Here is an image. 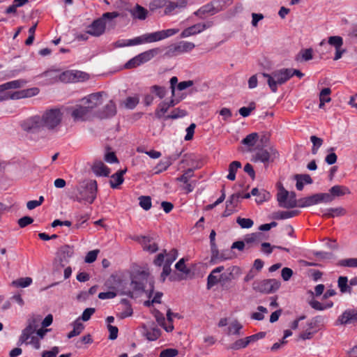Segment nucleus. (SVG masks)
<instances>
[{
    "label": "nucleus",
    "instance_id": "1",
    "mask_svg": "<svg viewBox=\"0 0 357 357\" xmlns=\"http://www.w3.org/2000/svg\"><path fill=\"white\" fill-rule=\"evenodd\" d=\"M63 118L61 109L52 107L26 119L21 123V127L24 131L32 134L43 132L54 133L60 130Z\"/></svg>",
    "mask_w": 357,
    "mask_h": 357
},
{
    "label": "nucleus",
    "instance_id": "2",
    "mask_svg": "<svg viewBox=\"0 0 357 357\" xmlns=\"http://www.w3.org/2000/svg\"><path fill=\"white\" fill-rule=\"evenodd\" d=\"M98 185L96 180L86 179L79 183L76 187V192L73 198L78 202L92 204L96 198Z\"/></svg>",
    "mask_w": 357,
    "mask_h": 357
},
{
    "label": "nucleus",
    "instance_id": "3",
    "mask_svg": "<svg viewBox=\"0 0 357 357\" xmlns=\"http://www.w3.org/2000/svg\"><path fill=\"white\" fill-rule=\"evenodd\" d=\"M261 75L267 80V84L273 93L278 91V86L285 84L289 79L287 68L277 69L271 73H262Z\"/></svg>",
    "mask_w": 357,
    "mask_h": 357
},
{
    "label": "nucleus",
    "instance_id": "4",
    "mask_svg": "<svg viewBox=\"0 0 357 357\" xmlns=\"http://www.w3.org/2000/svg\"><path fill=\"white\" fill-rule=\"evenodd\" d=\"M277 200L280 207L292 208L298 207V199H296L295 192H289L282 187L277 195Z\"/></svg>",
    "mask_w": 357,
    "mask_h": 357
},
{
    "label": "nucleus",
    "instance_id": "5",
    "mask_svg": "<svg viewBox=\"0 0 357 357\" xmlns=\"http://www.w3.org/2000/svg\"><path fill=\"white\" fill-rule=\"evenodd\" d=\"M332 197L328 193H316L298 199V207L305 208L320 203L331 202Z\"/></svg>",
    "mask_w": 357,
    "mask_h": 357
},
{
    "label": "nucleus",
    "instance_id": "6",
    "mask_svg": "<svg viewBox=\"0 0 357 357\" xmlns=\"http://www.w3.org/2000/svg\"><path fill=\"white\" fill-rule=\"evenodd\" d=\"M280 287V282L275 279H266L255 281L252 288L255 291L263 294H271L276 291Z\"/></svg>",
    "mask_w": 357,
    "mask_h": 357
},
{
    "label": "nucleus",
    "instance_id": "7",
    "mask_svg": "<svg viewBox=\"0 0 357 357\" xmlns=\"http://www.w3.org/2000/svg\"><path fill=\"white\" fill-rule=\"evenodd\" d=\"M22 83L23 81L22 80H13L0 85V102L9 99L15 100L13 97L14 92L8 90L20 88Z\"/></svg>",
    "mask_w": 357,
    "mask_h": 357
},
{
    "label": "nucleus",
    "instance_id": "8",
    "mask_svg": "<svg viewBox=\"0 0 357 357\" xmlns=\"http://www.w3.org/2000/svg\"><path fill=\"white\" fill-rule=\"evenodd\" d=\"M278 152L273 147H269L267 149H259L255 153L253 161H260L264 164L273 162L278 157Z\"/></svg>",
    "mask_w": 357,
    "mask_h": 357
},
{
    "label": "nucleus",
    "instance_id": "9",
    "mask_svg": "<svg viewBox=\"0 0 357 357\" xmlns=\"http://www.w3.org/2000/svg\"><path fill=\"white\" fill-rule=\"evenodd\" d=\"M89 75L79 70H66L61 73L59 79L62 82H76L87 79Z\"/></svg>",
    "mask_w": 357,
    "mask_h": 357
},
{
    "label": "nucleus",
    "instance_id": "10",
    "mask_svg": "<svg viewBox=\"0 0 357 357\" xmlns=\"http://www.w3.org/2000/svg\"><path fill=\"white\" fill-rule=\"evenodd\" d=\"M104 92L91 93L82 99L86 107L93 114L94 109L102 104V96Z\"/></svg>",
    "mask_w": 357,
    "mask_h": 357
},
{
    "label": "nucleus",
    "instance_id": "11",
    "mask_svg": "<svg viewBox=\"0 0 357 357\" xmlns=\"http://www.w3.org/2000/svg\"><path fill=\"white\" fill-rule=\"evenodd\" d=\"M241 274V269L237 266H232L227 268L226 271L220 274V285L225 287L227 284L238 278Z\"/></svg>",
    "mask_w": 357,
    "mask_h": 357
},
{
    "label": "nucleus",
    "instance_id": "12",
    "mask_svg": "<svg viewBox=\"0 0 357 357\" xmlns=\"http://www.w3.org/2000/svg\"><path fill=\"white\" fill-rule=\"evenodd\" d=\"M70 111V115L74 121H85L92 116V114L85 105H76L72 107Z\"/></svg>",
    "mask_w": 357,
    "mask_h": 357
},
{
    "label": "nucleus",
    "instance_id": "13",
    "mask_svg": "<svg viewBox=\"0 0 357 357\" xmlns=\"http://www.w3.org/2000/svg\"><path fill=\"white\" fill-rule=\"evenodd\" d=\"M357 321V310L356 309H347L340 314L336 321L335 325H347L353 324Z\"/></svg>",
    "mask_w": 357,
    "mask_h": 357
},
{
    "label": "nucleus",
    "instance_id": "14",
    "mask_svg": "<svg viewBox=\"0 0 357 357\" xmlns=\"http://www.w3.org/2000/svg\"><path fill=\"white\" fill-rule=\"evenodd\" d=\"M73 254L74 249L73 246L68 245L61 246L57 252V259L60 266L64 267L69 262V259Z\"/></svg>",
    "mask_w": 357,
    "mask_h": 357
},
{
    "label": "nucleus",
    "instance_id": "15",
    "mask_svg": "<svg viewBox=\"0 0 357 357\" xmlns=\"http://www.w3.org/2000/svg\"><path fill=\"white\" fill-rule=\"evenodd\" d=\"M212 26L211 22L198 23L185 29L181 33V38H187L199 33Z\"/></svg>",
    "mask_w": 357,
    "mask_h": 357
},
{
    "label": "nucleus",
    "instance_id": "16",
    "mask_svg": "<svg viewBox=\"0 0 357 357\" xmlns=\"http://www.w3.org/2000/svg\"><path fill=\"white\" fill-rule=\"evenodd\" d=\"M105 28L106 24L103 23L101 20L98 18L86 27V33L98 37L105 33Z\"/></svg>",
    "mask_w": 357,
    "mask_h": 357
},
{
    "label": "nucleus",
    "instance_id": "17",
    "mask_svg": "<svg viewBox=\"0 0 357 357\" xmlns=\"http://www.w3.org/2000/svg\"><path fill=\"white\" fill-rule=\"evenodd\" d=\"M116 114V106L113 100L109 102L102 109L96 112V116L100 119H109Z\"/></svg>",
    "mask_w": 357,
    "mask_h": 357
},
{
    "label": "nucleus",
    "instance_id": "18",
    "mask_svg": "<svg viewBox=\"0 0 357 357\" xmlns=\"http://www.w3.org/2000/svg\"><path fill=\"white\" fill-rule=\"evenodd\" d=\"M38 325L35 321L30 322L29 325L22 331L20 337L17 344L20 345L27 342L29 338H31L33 333L36 331Z\"/></svg>",
    "mask_w": 357,
    "mask_h": 357
},
{
    "label": "nucleus",
    "instance_id": "19",
    "mask_svg": "<svg viewBox=\"0 0 357 357\" xmlns=\"http://www.w3.org/2000/svg\"><path fill=\"white\" fill-rule=\"evenodd\" d=\"M119 280L116 276L112 275L106 282L105 285L107 286L109 289H112V291H106V292H100L98 294V298L102 300L105 299H111L114 298L116 296V293L114 290L116 289V286L112 285L110 286V283L116 282Z\"/></svg>",
    "mask_w": 357,
    "mask_h": 357
},
{
    "label": "nucleus",
    "instance_id": "20",
    "mask_svg": "<svg viewBox=\"0 0 357 357\" xmlns=\"http://www.w3.org/2000/svg\"><path fill=\"white\" fill-rule=\"evenodd\" d=\"M164 49V47L153 48L139 54L138 57L142 64H143L151 61L153 57L156 56L157 55L161 54L163 52Z\"/></svg>",
    "mask_w": 357,
    "mask_h": 357
},
{
    "label": "nucleus",
    "instance_id": "21",
    "mask_svg": "<svg viewBox=\"0 0 357 357\" xmlns=\"http://www.w3.org/2000/svg\"><path fill=\"white\" fill-rule=\"evenodd\" d=\"M155 38L153 32L150 33H145L142 36L135 37L132 39H128V45L133 46V45H138L141 44H145V43H154Z\"/></svg>",
    "mask_w": 357,
    "mask_h": 357
},
{
    "label": "nucleus",
    "instance_id": "22",
    "mask_svg": "<svg viewBox=\"0 0 357 357\" xmlns=\"http://www.w3.org/2000/svg\"><path fill=\"white\" fill-rule=\"evenodd\" d=\"M141 243L143 245L144 250L151 253H154L158 250V246L154 241L153 237L142 236Z\"/></svg>",
    "mask_w": 357,
    "mask_h": 357
},
{
    "label": "nucleus",
    "instance_id": "23",
    "mask_svg": "<svg viewBox=\"0 0 357 357\" xmlns=\"http://www.w3.org/2000/svg\"><path fill=\"white\" fill-rule=\"evenodd\" d=\"M39 93V89L37 87H33L27 89H23L21 91H14V96H13L15 100H18L24 98H29L36 96Z\"/></svg>",
    "mask_w": 357,
    "mask_h": 357
},
{
    "label": "nucleus",
    "instance_id": "24",
    "mask_svg": "<svg viewBox=\"0 0 357 357\" xmlns=\"http://www.w3.org/2000/svg\"><path fill=\"white\" fill-rule=\"evenodd\" d=\"M167 50L164 54V56L172 58L183 54L179 42L173 43L165 48Z\"/></svg>",
    "mask_w": 357,
    "mask_h": 357
},
{
    "label": "nucleus",
    "instance_id": "25",
    "mask_svg": "<svg viewBox=\"0 0 357 357\" xmlns=\"http://www.w3.org/2000/svg\"><path fill=\"white\" fill-rule=\"evenodd\" d=\"M206 14H209L211 15L216 14L212 1H210L209 3L202 6L194 13V15L199 17V18H203V15Z\"/></svg>",
    "mask_w": 357,
    "mask_h": 357
},
{
    "label": "nucleus",
    "instance_id": "26",
    "mask_svg": "<svg viewBox=\"0 0 357 357\" xmlns=\"http://www.w3.org/2000/svg\"><path fill=\"white\" fill-rule=\"evenodd\" d=\"M92 169L93 173L99 176H108L110 173L109 169L101 161L96 162Z\"/></svg>",
    "mask_w": 357,
    "mask_h": 357
},
{
    "label": "nucleus",
    "instance_id": "27",
    "mask_svg": "<svg viewBox=\"0 0 357 357\" xmlns=\"http://www.w3.org/2000/svg\"><path fill=\"white\" fill-rule=\"evenodd\" d=\"M127 169H121L112 175L111 180L109 181L110 186L112 188H117L123 182V174L126 172Z\"/></svg>",
    "mask_w": 357,
    "mask_h": 357
},
{
    "label": "nucleus",
    "instance_id": "28",
    "mask_svg": "<svg viewBox=\"0 0 357 357\" xmlns=\"http://www.w3.org/2000/svg\"><path fill=\"white\" fill-rule=\"evenodd\" d=\"M294 178L296 180V187L298 190H302L304 183L311 184L313 181L309 174H296Z\"/></svg>",
    "mask_w": 357,
    "mask_h": 357
},
{
    "label": "nucleus",
    "instance_id": "29",
    "mask_svg": "<svg viewBox=\"0 0 357 357\" xmlns=\"http://www.w3.org/2000/svg\"><path fill=\"white\" fill-rule=\"evenodd\" d=\"M178 32V29H169L166 30H162L153 32L155 41H160L164 40L168 37L175 35Z\"/></svg>",
    "mask_w": 357,
    "mask_h": 357
},
{
    "label": "nucleus",
    "instance_id": "30",
    "mask_svg": "<svg viewBox=\"0 0 357 357\" xmlns=\"http://www.w3.org/2000/svg\"><path fill=\"white\" fill-rule=\"evenodd\" d=\"M144 335L148 340L155 341L160 336L161 331L157 326L145 328Z\"/></svg>",
    "mask_w": 357,
    "mask_h": 357
},
{
    "label": "nucleus",
    "instance_id": "31",
    "mask_svg": "<svg viewBox=\"0 0 357 357\" xmlns=\"http://www.w3.org/2000/svg\"><path fill=\"white\" fill-rule=\"evenodd\" d=\"M131 15L134 18H137L141 20H145L146 18L148 11L146 8L142 7V6L137 4L131 10Z\"/></svg>",
    "mask_w": 357,
    "mask_h": 357
},
{
    "label": "nucleus",
    "instance_id": "32",
    "mask_svg": "<svg viewBox=\"0 0 357 357\" xmlns=\"http://www.w3.org/2000/svg\"><path fill=\"white\" fill-rule=\"evenodd\" d=\"M329 195L332 197L331 202L333 201L335 197H339L345 195L346 193H350L348 188L341 185H334L330 189Z\"/></svg>",
    "mask_w": 357,
    "mask_h": 357
},
{
    "label": "nucleus",
    "instance_id": "33",
    "mask_svg": "<svg viewBox=\"0 0 357 357\" xmlns=\"http://www.w3.org/2000/svg\"><path fill=\"white\" fill-rule=\"evenodd\" d=\"M300 211L298 210L287 211H278L274 213V218L277 220H284L293 218L299 214Z\"/></svg>",
    "mask_w": 357,
    "mask_h": 357
},
{
    "label": "nucleus",
    "instance_id": "34",
    "mask_svg": "<svg viewBox=\"0 0 357 357\" xmlns=\"http://www.w3.org/2000/svg\"><path fill=\"white\" fill-rule=\"evenodd\" d=\"M169 107L167 105V102L165 100L160 102L157 108L155 110V116L157 119H163L165 116V113L167 112Z\"/></svg>",
    "mask_w": 357,
    "mask_h": 357
},
{
    "label": "nucleus",
    "instance_id": "35",
    "mask_svg": "<svg viewBox=\"0 0 357 357\" xmlns=\"http://www.w3.org/2000/svg\"><path fill=\"white\" fill-rule=\"evenodd\" d=\"M188 114L186 110L179 107L174 109L171 113L164 116V120L177 119L185 116Z\"/></svg>",
    "mask_w": 357,
    "mask_h": 357
},
{
    "label": "nucleus",
    "instance_id": "36",
    "mask_svg": "<svg viewBox=\"0 0 357 357\" xmlns=\"http://www.w3.org/2000/svg\"><path fill=\"white\" fill-rule=\"evenodd\" d=\"M241 167V163L239 161H233L229 165V174L227 178L230 181H234L237 170Z\"/></svg>",
    "mask_w": 357,
    "mask_h": 357
},
{
    "label": "nucleus",
    "instance_id": "37",
    "mask_svg": "<svg viewBox=\"0 0 357 357\" xmlns=\"http://www.w3.org/2000/svg\"><path fill=\"white\" fill-rule=\"evenodd\" d=\"M216 13L225 9L227 6L232 4V0H212Z\"/></svg>",
    "mask_w": 357,
    "mask_h": 357
},
{
    "label": "nucleus",
    "instance_id": "38",
    "mask_svg": "<svg viewBox=\"0 0 357 357\" xmlns=\"http://www.w3.org/2000/svg\"><path fill=\"white\" fill-rule=\"evenodd\" d=\"M338 287L342 293H351V288L348 284V278L346 276H340L337 280Z\"/></svg>",
    "mask_w": 357,
    "mask_h": 357
},
{
    "label": "nucleus",
    "instance_id": "39",
    "mask_svg": "<svg viewBox=\"0 0 357 357\" xmlns=\"http://www.w3.org/2000/svg\"><path fill=\"white\" fill-rule=\"evenodd\" d=\"M150 93L154 94L160 99H162L167 94V89L165 86L153 85L149 89Z\"/></svg>",
    "mask_w": 357,
    "mask_h": 357
},
{
    "label": "nucleus",
    "instance_id": "40",
    "mask_svg": "<svg viewBox=\"0 0 357 357\" xmlns=\"http://www.w3.org/2000/svg\"><path fill=\"white\" fill-rule=\"evenodd\" d=\"M84 328V326L83 325V324H82L79 319L76 320L74 323H73V329L72 331H70L68 334V338H72L76 335H79L82 331H83V329Z\"/></svg>",
    "mask_w": 357,
    "mask_h": 357
},
{
    "label": "nucleus",
    "instance_id": "41",
    "mask_svg": "<svg viewBox=\"0 0 357 357\" xmlns=\"http://www.w3.org/2000/svg\"><path fill=\"white\" fill-rule=\"evenodd\" d=\"M172 159L170 158H167L160 160L155 167V174H159L165 171L172 165Z\"/></svg>",
    "mask_w": 357,
    "mask_h": 357
},
{
    "label": "nucleus",
    "instance_id": "42",
    "mask_svg": "<svg viewBox=\"0 0 357 357\" xmlns=\"http://www.w3.org/2000/svg\"><path fill=\"white\" fill-rule=\"evenodd\" d=\"M249 344L247 337L238 339L227 347V349L238 350L245 348Z\"/></svg>",
    "mask_w": 357,
    "mask_h": 357
},
{
    "label": "nucleus",
    "instance_id": "43",
    "mask_svg": "<svg viewBox=\"0 0 357 357\" xmlns=\"http://www.w3.org/2000/svg\"><path fill=\"white\" fill-rule=\"evenodd\" d=\"M212 255H211V261L214 264L218 263V261H222L226 259H229V257L225 256L223 253H220L218 249L215 248L211 249Z\"/></svg>",
    "mask_w": 357,
    "mask_h": 357
},
{
    "label": "nucleus",
    "instance_id": "44",
    "mask_svg": "<svg viewBox=\"0 0 357 357\" xmlns=\"http://www.w3.org/2000/svg\"><path fill=\"white\" fill-rule=\"evenodd\" d=\"M32 283V279L29 277L21 278L12 282V285L16 287H26Z\"/></svg>",
    "mask_w": 357,
    "mask_h": 357
},
{
    "label": "nucleus",
    "instance_id": "45",
    "mask_svg": "<svg viewBox=\"0 0 357 357\" xmlns=\"http://www.w3.org/2000/svg\"><path fill=\"white\" fill-rule=\"evenodd\" d=\"M217 273H213V271L211 272V273L207 277V284L206 287L208 289H211L215 285L218 284V283L220 284V275L219 278L216 275Z\"/></svg>",
    "mask_w": 357,
    "mask_h": 357
},
{
    "label": "nucleus",
    "instance_id": "46",
    "mask_svg": "<svg viewBox=\"0 0 357 357\" xmlns=\"http://www.w3.org/2000/svg\"><path fill=\"white\" fill-rule=\"evenodd\" d=\"M331 93V90L329 88L323 89L319 94V108H322L324 106L325 102H329L331 99L330 97L324 98V96H329Z\"/></svg>",
    "mask_w": 357,
    "mask_h": 357
},
{
    "label": "nucleus",
    "instance_id": "47",
    "mask_svg": "<svg viewBox=\"0 0 357 357\" xmlns=\"http://www.w3.org/2000/svg\"><path fill=\"white\" fill-rule=\"evenodd\" d=\"M257 139H258V134L256 132H252L251 134L248 135L241 141V143L244 145L252 147V146H255Z\"/></svg>",
    "mask_w": 357,
    "mask_h": 357
},
{
    "label": "nucleus",
    "instance_id": "48",
    "mask_svg": "<svg viewBox=\"0 0 357 357\" xmlns=\"http://www.w3.org/2000/svg\"><path fill=\"white\" fill-rule=\"evenodd\" d=\"M243 326L237 320L232 321L228 328V334H233L236 335H241V330Z\"/></svg>",
    "mask_w": 357,
    "mask_h": 357
},
{
    "label": "nucleus",
    "instance_id": "49",
    "mask_svg": "<svg viewBox=\"0 0 357 357\" xmlns=\"http://www.w3.org/2000/svg\"><path fill=\"white\" fill-rule=\"evenodd\" d=\"M337 266L342 267L356 268L357 258H348L341 259L337 262Z\"/></svg>",
    "mask_w": 357,
    "mask_h": 357
},
{
    "label": "nucleus",
    "instance_id": "50",
    "mask_svg": "<svg viewBox=\"0 0 357 357\" xmlns=\"http://www.w3.org/2000/svg\"><path fill=\"white\" fill-rule=\"evenodd\" d=\"M241 198V194L240 193H234L231 195L228 200L226 202L227 204V211L229 210V207H231L232 208L237 206L239 200Z\"/></svg>",
    "mask_w": 357,
    "mask_h": 357
},
{
    "label": "nucleus",
    "instance_id": "51",
    "mask_svg": "<svg viewBox=\"0 0 357 357\" xmlns=\"http://www.w3.org/2000/svg\"><path fill=\"white\" fill-rule=\"evenodd\" d=\"M328 43L329 45L334 47L335 49H337L342 47L343 39L339 36H331L328 38Z\"/></svg>",
    "mask_w": 357,
    "mask_h": 357
},
{
    "label": "nucleus",
    "instance_id": "52",
    "mask_svg": "<svg viewBox=\"0 0 357 357\" xmlns=\"http://www.w3.org/2000/svg\"><path fill=\"white\" fill-rule=\"evenodd\" d=\"M168 0H152L149 5L151 11H155L159 8H162L166 6Z\"/></svg>",
    "mask_w": 357,
    "mask_h": 357
},
{
    "label": "nucleus",
    "instance_id": "53",
    "mask_svg": "<svg viewBox=\"0 0 357 357\" xmlns=\"http://www.w3.org/2000/svg\"><path fill=\"white\" fill-rule=\"evenodd\" d=\"M93 342V339L90 334H87L79 340H77L75 344L76 348L82 349L84 344H91Z\"/></svg>",
    "mask_w": 357,
    "mask_h": 357
},
{
    "label": "nucleus",
    "instance_id": "54",
    "mask_svg": "<svg viewBox=\"0 0 357 357\" xmlns=\"http://www.w3.org/2000/svg\"><path fill=\"white\" fill-rule=\"evenodd\" d=\"M261 248H262V251L267 255L271 254L273 252V248H277V249L284 250L287 252H289V248H284L282 246H275V245L271 247V244L269 243H262Z\"/></svg>",
    "mask_w": 357,
    "mask_h": 357
},
{
    "label": "nucleus",
    "instance_id": "55",
    "mask_svg": "<svg viewBox=\"0 0 357 357\" xmlns=\"http://www.w3.org/2000/svg\"><path fill=\"white\" fill-rule=\"evenodd\" d=\"M263 234L261 233H253L246 236L245 241L247 243H255L257 245L260 243L262 239Z\"/></svg>",
    "mask_w": 357,
    "mask_h": 357
},
{
    "label": "nucleus",
    "instance_id": "56",
    "mask_svg": "<svg viewBox=\"0 0 357 357\" xmlns=\"http://www.w3.org/2000/svg\"><path fill=\"white\" fill-rule=\"evenodd\" d=\"M310 141L313 144L312 148V154H317L319 148L321 147L323 144V139L315 135H312L310 137Z\"/></svg>",
    "mask_w": 357,
    "mask_h": 357
},
{
    "label": "nucleus",
    "instance_id": "57",
    "mask_svg": "<svg viewBox=\"0 0 357 357\" xmlns=\"http://www.w3.org/2000/svg\"><path fill=\"white\" fill-rule=\"evenodd\" d=\"M194 176V169L189 168L184 172V173L176 178L178 181L183 182V183H187L189 182L190 178Z\"/></svg>",
    "mask_w": 357,
    "mask_h": 357
},
{
    "label": "nucleus",
    "instance_id": "58",
    "mask_svg": "<svg viewBox=\"0 0 357 357\" xmlns=\"http://www.w3.org/2000/svg\"><path fill=\"white\" fill-rule=\"evenodd\" d=\"M130 287L135 291H143L145 287L144 282L137 278L132 279Z\"/></svg>",
    "mask_w": 357,
    "mask_h": 357
},
{
    "label": "nucleus",
    "instance_id": "59",
    "mask_svg": "<svg viewBox=\"0 0 357 357\" xmlns=\"http://www.w3.org/2000/svg\"><path fill=\"white\" fill-rule=\"evenodd\" d=\"M121 303L126 306V309L120 313V318L124 319L131 316L132 314V309L129 303V301L127 299H122Z\"/></svg>",
    "mask_w": 357,
    "mask_h": 357
},
{
    "label": "nucleus",
    "instance_id": "60",
    "mask_svg": "<svg viewBox=\"0 0 357 357\" xmlns=\"http://www.w3.org/2000/svg\"><path fill=\"white\" fill-rule=\"evenodd\" d=\"M139 206L144 209L148 211L151 207V199L149 196H141L139 197Z\"/></svg>",
    "mask_w": 357,
    "mask_h": 357
},
{
    "label": "nucleus",
    "instance_id": "61",
    "mask_svg": "<svg viewBox=\"0 0 357 357\" xmlns=\"http://www.w3.org/2000/svg\"><path fill=\"white\" fill-rule=\"evenodd\" d=\"M236 222L244 229H248L252 227L254 222L250 218H244L238 217L236 220Z\"/></svg>",
    "mask_w": 357,
    "mask_h": 357
},
{
    "label": "nucleus",
    "instance_id": "62",
    "mask_svg": "<svg viewBox=\"0 0 357 357\" xmlns=\"http://www.w3.org/2000/svg\"><path fill=\"white\" fill-rule=\"evenodd\" d=\"M165 262L172 264L178 257V251L176 249H172L168 253L167 252L165 253Z\"/></svg>",
    "mask_w": 357,
    "mask_h": 357
},
{
    "label": "nucleus",
    "instance_id": "63",
    "mask_svg": "<svg viewBox=\"0 0 357 357\" xmlns=\"http://www.w3.org/2000/svg\"><path fill=\"white\" fill-rule=\"evenodd\" d=\"M255 109V103L254 102H252L250 103L249 107H241L238 110V112L242 116L247 117L250 114L251 112L253 111Z\"/></svg>",
    "mask_w": 357,
    "mask_h": 357
},
{
    "label": "nucleus",
    "instance_id": "64",
    "mask_svg": "<svg viewBox=\"0 0 357 357\" xmlns=\"http://www.w3.org/2000/svg\"><path fill=\"white\" fill-rule=\"evenodd\" d=\"M178 354L177 349L169 348L162 350L160 354V357H175Z\"/></svg>",
    "mask_w": 357,
    "mask_h": 357
}]
</instances>
